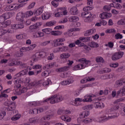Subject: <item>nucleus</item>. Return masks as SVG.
<instances>
[{
    "label": "nucleus",
    "instance_id": "1",
    "mask_svg": "<svg viewBox=\"0 0 125 125\" xmlns=\"http://www.w3.org/2000/svg\"><path fill=\"white\" fill-rule=\"evenodd\" d=\"M5 106H7V110L9 111H14L16 109V103L13 102L8 101L4 103Z\"/></svg>",
    "mask_w": 125,
    "mask_h": 125
},
{
    "label": "nucleus",
    "instance_id": "2",
    "mask_svg": "<svg viewBox=\"0 0 125 125\" xmlns=\"http://www.w3.org/2000/svg\"><path fill=\"white\" fill-rule=\"evenodd\" d=\"M46 56V53H45V52H37L32 57L33 62H35L36 61H38V60H40L42 57H44Z\"/></svg>",
    "mask_w": 125,
    "mask_h": 125
},
{
    "label": "nucleus",
    "instance_id": "3",
    "mask_svg": "<svg viewBox=\"0 0 125 125\" xmlns=\"http://www.w3.org/2000/svg\"><path fill=\"white\" fill-rule=\"evenodd\" d=\"M124 54L125 53L122 51L114 53L111 56V59L112 61H117V60L121 59V58H122L123 56H124Z\"/></svg>",
    "mask_w": 125,
    "mask_h": 125
},
{
    "label": "nucleus",
    "instance_id": "4",
    "mask_svg": "<svg viewBox=\"0 0 125 125\" xmlns=\"http://www.w3.org/2000/svg\"><path fill=\"white\" fill-rule=\"evenodd\" d=\"M20 65L21 68L22 69H25L27 68V64L26 63H22V62L20 61H14L11 63H9V66H18Z\"/></svg>",
    "mask_w": 125,
    "mask_h": 125
},
{
    "label": "nucleus",
    "instance_id": "5",
    "mask_svg": "<svg viewBox=\"0 0 125 125\" xmlns=\"http://www.w3.org/2000/svg\"><path fill=\"white\" fill-rule=\"evenodd\" d=\"M113 112V109L111 108L110 109H107L105 110V114L108 115L105 118V120H110L111 119H115V118H117V116L111 115V114H112Z\"/></svg>",
    "mask_w": 125,
    "mask_h": 125
},
{
    "label": "nucleus",
    "instance_id": "6",
    "mask_svg": "<svg viewBox=\"0 0 125 125\" xmlns=\"http://www.w3.org/2000/svg\"><path fill=\"white\" fill-rule=\"evenodd\" d=\"M63 42H65V39L61 38L54 40L53 42L54 43L55 46H60V45H63L64 44V43H62Z\"/></svg>",
    "mask_w": 125,
    "mask_h": 125
},
{
    "label": "nucleus",
    "instance_id": "7",
    "mask_svg": "<svg viewBox=\"0 0 125 125\" xmlns=\"http://www.w3.org/2000/svg\"><path fill=\"white\" fill-rule=\"evenodd\" d=\"M58 12L55 14V17H61L63 15H67V11H65L62 8H60L58 9Z\"/></svg>",
    "mask_w": 125,
    "mask_h": 125
},
{
    "label": "nucleus",
    "instance_id": "8",
    "mask_svg": "<svg viewBox=\"0 0 125 125\" xmlns=\"http://www.w3.org/2000/svg\"><path fill=\"white\" fill-rule=\"evenodd\" d=\"M56 95H54L52 96L51 97L48 99H46V100L43 101V102H50L51 104H55L56 103Z\"/></svg>",
    "mask_w": 125,
    "mask_h": 125
},
{
    "label": "nucleus",
    "instance_id": "9",
    "mask_svg": "<svg viewBox=\"0 0 125 125\" xmlns=\"http://www.w3.org/2000/svg\"><path fill=\"white\" fill-rule=\"evenodd\" d=\"M26 51V47H23L21 49H20V52H17L15 54V56L16 57H22L24 55L23 52H25Z\"/></svg>",
    "mask_w": 125,
    "mask_h": 125
},
{
    "label": "nucleus",
    "instance_id": "10",
    "mask_svg": "<svg viewBox=\"0 0 125 125\" xmlns=\"http://www.w3.org/2000/svg\"><path fill=\"white\" fill-rule=\"evenodd\" d=\"M86 67V65L84 63H80L76 65H75L73 68V69L74 71H77V70H79V69H84Z\"/></svg>",
    "mask_w": 125,
    "mask_h": 125
},
{
    "label": "nucleus",
    "instance_id": "11",
    "mask_svg": "<svg viewBox=\"0 0 125 125\" xmlns=\"http://www.w3.org/2000/svg\"><path fill=\"white\" fill-rule=\"evenodd\" d=\"M79 62H81V63H83V64H84L86 67V65H88V66H89L91 64V61L89 60H86L85 58H82L80 59L79 60Z\"/></svg>",
    "mask_w": 125,
    "mask_h": 125
},
{
    "label": "nucleus",
    "instance_id": "12",
    "mask_svg": "<svg viewBox=\"0 0 125 125\" xmlns=\"http://www.w3.org/2000/svg\"><path fill=\"white\" fill-rule=\"evenodd\" d=\"M96 29L95 28H92L91 29L87 30L84 35L85 37H88V36H90V35L94 34V33H96Z\"/></svg>",
    "mask_w": 125,
    "mask_h": 125
},
{
    "label": "nucleus",
    "instance_id": "13",
    "mask_svg": "<svg viewBox=\"0 0 125 125\" xmlns=\"http://www.w3.org/2000/svg\"><path fill=\"white\" fill-rule=\"evenodd\" d=\"M112 16V14L104 12L100 14V17L102 19H106V18H109Z\"/></svg>",
    "mask_w": 125,
    "mask_h": 125
},
{
    "label": "nucleus",
    "instance_id": "14",
    "mask_svg": "<svg viewBox=\"0 0 125 125\" xmlns=\"http://www.w3.org/2000/svg\"><path fill=\"white\" fill-rule=\"evenodd\" d=\"M68 70H69V66H65L57 69L56 70V71L57 72V73H63V72H66V71H68Z\"/></svg>",
    "mask_w": 125,
    "mask_h": 125
},
{
    "label": "nucleus",
    "instance_id": "15",
    "mask_svg": "<svg viewBox=\"0 0 125 125\" xmlns=\"http://www.w3.org/2000/svg\"><path fill=\"white\" fill-rule=\"evenodd\" d=\"M92 16L93 15L91 14V13L88 11L83 12L81 13V17L83 18H87L88 17H90Z\"/></svg>",
    "mask_w": 125,
    "mask_h": 125
},
{
    "label": "nucleus",
    "instance_id": "16",
    "mask_svg": "<svg viewBox=\"0 0 125 125\" xmlns=\"http://www.w3.org/2000/svg\"><path fill=\"white\" fill-rule=\"evenodd\" d=\"M74 83V80H72L71 78H69L66 80L63 81L62 82V85H67L70 84V83Z\"/></svg>",
    "mask_w": 125,
    "mask_h": 125
},
{
    "label": "nucleus",
    "instance_id": "17",
    "mask_svg": "<svg viewBox=\"0 0 125 125\" xmlns=\"http://www.w3.org/2000/svg\"><path fill=\"white\" fill-rule=\"evenodd\" d=\"M25 17V14H24L22 12H19L17 14L16 19L17 20H18V21H22L23 20V19Z\"/></svg>",
    "mask_w": 125,
    "mask_h": 125
},
{
    "label": "nucleus",
    "instance_id": "18",
    "mask_svg": "<svg viewBox=\"0 0 125 125\" xmlns=\"http://www.w3.org/2000/svg\"><path fill=\"white\" fill-rule=\"evenodd\" d=\"M70 13L72 15H77L78 13H79V12L78 11V8L76 7H72L69 11Z\"/></svg>",
    "mask_w": 125,
    "mask_h": 125
},
{
    "label": "nucleus",
    "instance_id": "19",
    "mask_svg": "<svg viewBox=\"0 0 125 125\" xmlns=\"http://www.w3.org/2000/svg\"><path fill=\"white\" fill-rule=\"evenodd\" d=\"M10 24V21H7L4 22L0 23V29H3V28H6Z\"/></svg>",
    "mask_w": 125,
    "mask_h": 125
},
{
    "label": "nucleus",
    "instance_id": "20",
    "mask_svg": "<svg viewBox=\"0 0 125 125\" xmlns=\"http://www.w3.org/2000/svg\"><path fill=\"white\" fill-rule=\"evenodd\" d=\"M43 11V7H40L38 8L34 13V15L35 16H39V15H41L42 12Z\"/></svg>",
    "mask_w": 125,
    "mask_h": 125
},
{
    "label": "nucleus",
    "instance_id": "21",
    "mask_svg": "<svg viewBox=\"0 0 125 125\" xmlns=\"http://www.w3.org/2000/svg\"><path fill=\"white\" fill-rule=\"evenodd\" d=\"M39 121H40V118L39 117L30 118L28 120V122L30 124H37V123H39Z\"/></svg>",
    "mask_w": 125,
    "mask_h": 125
},
{
    "label": "nucleus",
    "instance_id": "22",
    "mask_svg": "<svg viewBox=\"0 0 125 125\" xmlns=\"http://www.w3.org/2000/svg\"><path fill=\"white\" fill-rule=\"evenodd\" d=\"M71 55L68 53H64L60 55V59H66L68 57H70Z\"/></svg>",
    "mask_w": 125,
    "mask_h": 125
},
{
    "label": "nucleus",
    "instance_id": "23",
    "mask_svg": "<svg viewBox=\"0 0 125 125\" xmlns=\"http://www.w3.org/2000/svg\"><path fill=\"white\" fill-rule=\"evenodd\" d=\"M27 74V71L25 70H21L19 73H17L16 76L18 78H20V77H22V76H25Z\"/></svg>",
    "mask_w": 125,
    "mask_h": 125
},
{
    "label": "nucleus",
    "instance_id": "24",
    "mask_svg": "<svg viewBox=\"0 0 125 125\" xmlns=\"http://www.w3.org/2000/svg\"><path fill=\"white\" fill-rule=\"evenodd\" d=\"M79 40L80 41L83 42H87L90 41V37H80Z\"/></svg>",
    "mask_w": 125,
    "mask_h": 125
},
{
    "label": "nucleus",
    "instance_id": "25",
    "mask_svg": "<svg viewBox=\"0 0 125 125\" xmlns=\"http://www.w3.org/2000/svg\"><path fill=\"white\" fill-rule=\"evenodd\" d=\"M2 15L4 18L5 20L9 19V18H10V17H11V16H12V14L11 12L5 13Z\"/></svg>",
    "mask_w": 125,
    "mask_h": 125
},
{
    "label": "nucleus",
    "instance_id": "26",
    "mask_svg": "<svg viewBox=\"0 0 125 125\" xmlns=\"http://www.w3.org/2000/svg\"><path fill=\"white\" fill-rule=\"evenodd\" d=\"M38 27H39V25L38 24V23H36L34 25H31L29 27V30L31 32H34V31H35V30H36Z\"/></svg>",
    "mask_w": 125,
    "mask_h": 125
},
{
    "label": "nucleus",
    "instance_id": "27",
    "mask_svg": "<svg viewBox=\"0 0 125 125\" xmlns=\"http://www.w3.org/2000/svg\"><path fill=\"white\" fill-rule=\"evenodd\" d=\"M94 107L96 108V109H97L98 108H104L105 106L102 103H97V104H95Z\"/></svg>",
    "mask_w": 125,
    "mask_h": 125
},
{
    "label": "nucleus",
    "instance_id": "28",
    "mask_svg": "<svg viewBox=\"0 0 125 125\" xmlns=\"http://www.w3.org/2000/svg\"><path fill=\"white\" fill-rule=\"evenodd\" d=\"M88 116H89V111L83 112L80 115L81 118H85V117H88Z\"/></svg>",
    "mask_w": 125,
    "mask_h": 125
},
{
    "label": "nucleus",
    "instance_id": "29",
    "mask_svg": "<svg viewBox=\"0 0 125 125\" xmlns=\"http://www.w3.org/2000/svg\"><path fill=\"white\" fill-rule=\"evenodd\" d=\"M36 46H37V44H31L29 46L25 47V50L26 51V50H27V51H30V50H33V49H34V48H35Z\"/></svg>",
    "mask_w": 125,
    "mask_h": 125
},
{
    "label": "nucleus",
    "instance_id": "30",
    "mask_svg": "<svg viewBox=\"0 0 125 125\" xmlns=\"http://www.w3.org/2000/svg\"><path fill=\"white\" fill-rule=\"evenodd\" d=\"M20 118H21V114L18 113L12 117L11 120L12 121H17V120H19Z\"/></svg>",
    "mask_w": 125,
    "mask_h": 125
},
{
    "label": "nucleus",
    "instance_id": "31",
    "mask_svg": "<svg viewBox=\"0 0 125 125\" xmlns=\"http://www.w3.org/2000/svg\"><path fill=\"white\" fill-rule=\"evenodd\" d=\"M54 66V62H51L49 64L46 65L43 68V69H44V70H45L46 69H51V68H53Z\"/></svg>",
    "mask_w": 125,
    "mask_h": 125
},
{
    "label": "nucleus",
    "instance_id": "32",
    "mask_svg": "<svg viewBox=\"0 0 125 125\" xmlns=\"http://www.w3.org/2000/svg\"><path fill=\"white\" fill-rule=\"evenodd\" d=\"M43 33L45 34H47V35H49V34H51L52 33V29L51 28H45L42 30Z\"/></svg>",
    "mask_w": 125,
    "mask_h": 125
},
{
    "label": "nucleus",
    "instance_id": "33",
    "mask_svg": "<svg viewBox=\"0 0 125 125\" xmlns=\"http://www.w3.org/2000/svg\"><path fill=\"white\" fill-rule=\"evenodd\" d=\"M61 119H62V121H64L65 122H67V123L71 122V121L72 120V119H71V118L68 117L66 116H62L61 117Z\"/></svg>",
    "mask_w": 125,
    "mask_h": 125
},
{
    "label": "nucleus",
    "instance_id": "34",
    "mask_svg": "<svg viewBox=\"0 0 125 125\" xmlns=\"http://www.w3.org/2000/svg\"><path fill=\"white\" fill-rule=\"evenodd\" d=\"M93 96V95L87 96L86 98L83 99V102H91L92 101V99H91V97Z\"/></svg>",
    "mask_w": 125,
    "mask_h": 125
},
{
    "label": "nucleus",
    "instance_id": "35",
    "mask_svg": "<svg viewBox=\"0 0 125 125\" xmlns=\"http://www.w3.org/2000/svg\"><path fill=\"white\" fill-rule=\"evenodd\" d=\"M52 36H60L62 35V32L60 31H53L51 32Z\"/></svg>",
    "mask_w": 125,
    "mask_h": 125
},
{
    "label": "nucleus",
    "instance_id": "36",
    "mask_svg": "<svg viewBox=\"0 0 125 125\" xmlns=\"http://www.w3.org/2000/svg\"><path fill=\"white\" fill-rule=\"evenodd\" d=\"M50 18V14H44L42 15V20H47Z\"/></svg>",
    "mask_w": 125,
    "mask_h": 125
},
{
    "label": "nucleus",
    "instance_id": "37",
    "mask_svg": "<svg viewBox=\"0 0 125 125\" xmlns=\"http://www.w3.org/2000/svg\"><path fill=\"white\" fill-rule=\"evenodd\" d=\"M62 1V0H54L51 2V3L53 6H54V7H57L59 4L58 1Z\"/></svg>",
    "mask_w": 125,
    "mask_h": 125
},
{
    "label": "nucleus",
    "instance_id": "38",
    "mask_svg": "<svg viewBox=\"0 0 125 125\" xmlns=\"http://www.w3.org/2000/svg\"><path fill=\"white\" fill-rule=\"evenodd\" d=\"M44 36V33L43 32H36V36L34 35L35 38H42V37H43Z\"/></svg>",
    "mask_w": 125,
    "mask_h": 125
},
{
    "label": "nucleus",
    "instance_id": "39",
    "mask_svg": "<svg viewBox=\"0 0 125 125\" xmlns=\"http://www.w3.org/2000/svg\"><path fill=\"white\" fill-rule=\"evenodd\" d=\"M90 47L97 48L99 46L98 44L94 42H92L89 43Z\"/></svg>",
    "mask_w": 125,
    "mask_h": 125
},
{
    "label": "nucleus",
    "instance_id": "40",
    "mask_svg": "<svg viewBox=\"0 0 125 125\" xmlns=\"http://www.w3.org/2000/svg\"><path fill=\"white\" fill-rule=\"evenodd\" d=\"M93 109V104H88L83 107V110H91Z\"/></svg>",
    "mask_w": 125,
    "mask_h": 125
},
{
    "label": "nucleus",
    "instance_id": "41",
    "mask_svg": "<svg viewBox=\"0 0 125 125\" xmlns=\"http://www.w3.org/2000/svg\"><path fill=\"white\" fill-rule=\"evenodd\" d=\"M94 16V15L85 18L84 20V22H91V21L93 20Z\"/></svg>",
    "mask_w": 125,
    "mask_h": 125
},
{
    "label": "nucleus",
    "instance_id": "42",
    "mask_svg": "<svg viewBox=\"0 0 125 125\" xmlns=\"http://www.w3.org/2000/svg\"><path fill=\"white\" fill-rule=\"evenodd\" d=\"M96 61L97 63H104V59L101 57H97L96 58Z\"/></svg>",
    "mask_w": 125,
    "mask_h": 125
},
{
    "label": "nucleus",
    "instance_id": "43",
    "mask_svg": "<svg viewBox=\"0 0 125 125\" xmlns=\"http://www.w3.org/2000/svg\"><path fill=\"white\" fill-rule=\"evenodd\" d=\"M78 101H79V102H82V101H83V100H82L81 98H76L75 99V102L73 103V105L74 106H78V104H77L78 103Z\"/></svg>",
    "mask_w": 125,
    "mask_h": 125
},
{
    "label": "nucleus",
    "instance_id": "44",
    "mask_svg": "<svg viewBox=\"0 0 125 125\" xmlns=\"http://www.w3.org/2000/svg\"><path fill=\"white\" fill-rule=\"evenodd\" d=\"M70 22H77V21H79V17L77 16H73L70 17Z\"/></svg>",
    "mask_w": 125,
    "mask_h": 125
},
{
    "label": "nucleus",
    "instance_id": "45",
    "mask_svg": "<svg viewBox=\"0 0 125 125\" xmlns=\"http://www.w3.org/2000/svg\"><path fill=\"white\" fill-rule=\"evenodd\" d=\"M63 100V98L61 96H57L56 95V103H58V102H61Z\"/></svg>",
    "mask_w": 125,
    "mask_h": 125
},
{
    "label": "nucleus",
    "instance_id": "46",
    "mask_svg": "<svg viewBox=\"0 0 125 125\" xmlns=\"http://www.w3.org/2000/svg\"><path fill=\"white\" fill-rule=\"evenodd\" d=\"M60 50L62 52H66L68 50V47L66 46H62V47H60Z\"/></svg>",
    "mask_w": 125,
    "mask_h": 125
},
{
    "label": "nucleus",
    "instance_id": "47",
    "mask_svg": "<svg viewBox=\"0 0 125 125\" xmlns=\"http://www.w3.org/2000/svg\"><path fill=\"white\" fill-rule=\"evenodd\" d=\"M123 83H125V81H123V80H121L120 81H116V84H117L118 86H121V85H123Z\"/></svg>",
    "mask_w": 125,
    "mask_h": 125
},
{
    "label": "nucleus",
    "instance_id": "48",
    "mask_svg": "<svg viewBox=\"0 0 125 125\" xmlns=\"http://www.w3.org/2000/svg\"><path fill=\"white\" fill-rule=\"evenodd\" d=\"M6 115V112L4 111H1L0 112V120H2L4 118V116Z\"/></svg>",
    "mask_w": 125,
    "mask_h": 125
},
{
    "label": "nucleus",
    "instance_id": "49",
    "mask_svg": "<svg viewBox=\"0 0 125 125\" xmlns=\"http://www.w3.org/2000/svg\"><path fill=\"white\" fill-rule=\"evenodd\" d=\"M114 38L116 40H121L123 38V35L122 34H120V33H117L115 35Z\"/></svg>",
    "mask_w": 125,
    "mask_h": 125
},
{
    "label": "nucleus",
    "instance_id": "50",
    "mask_svg": "<svg viewBox=\"0 0 125 125\" xmlns=\"http://www.w3.org/2000/svg\"><path fill=\"white\" fill-rule=\"evenodd\" d=\"M35 4H36V2H35L31 3L29 5H28V6L27 7V9L30 10V9H32V8H34Z\"/></svg>",
    "mask_w": 125,
    "mask_h": 125
},
{
    "label": "nucleus",
    "instance_id": "51",
    "mask_svg": "<svg viewBox=\"0 0 125 125\" xmlns=\"http://www.w3.org/2000/svg\"><path fill=\"white\" fill-rule=\"evenodd\" d=\"M104 11H106L107 12H108L111 10V7L110 6L105 5L104 6Z\"/></svg>",
    "mask_w": 125,
    "mask_h": 125
},
{
    "label": "nucleus",
    "instance_id": "52",
    "mask_svg": "<svg viewBox=\"0 0 125 125\" xmlns=\"http://www.w3.org/2000/svg\"><path fill=\"white\" fill-rule=\"evenodd\" d=\"M83 10L85 12V11H89V10H92V7H90L89 6H87L84 7L83 8Z\"/></svg>",
    "mask_w": 125,
    "mask_h": 125
},
{
    "label": "nucleus",
    "instance_id": "53",
    "mask_svg": "<svg viewBox=\"0 0 125 125\" xmlns=\"http://www.w3.org/2000/svg\"><path fill=\"white\" fill-rule=\"evenodd\" d=\"M118 25H125V19L120 20L118 21Z\"/></svg>",
    "mask_w": 125,
    "mask_h": 125
},
{
    "label": "nucleus",
    "instance_id": "54",
    "mask_svg": "<svg viewBox=\"0 0 125 125\" xmlns=\"http://www.w3.org/2000/svg\"><path fill=\"white\" fill-rule=\"evenodd\" d=\"M29 114H38V109L35 108L34 109H30L29 111Z\"/></svg>",
    "mask_w": 125,
    "mask_h": 125
},
{
    "label": "nucleus",
    "instance_id": "55",
    "mask_svg": "<svg viewBox=\"0 0 125 125\" xmlns=\"http://www.w3.org/2000/svg\"><path fill=\"white\" fill-rule=\"evenodd\" d=\"M49 75V72L48 71L45 70L42 73V77H48Z\"/></svg>",
    "mask_w": 125,
    "mask_h": 125
},
{
    "label": "nucleus",
    "instance_id": "56",
    "mask_svg": "<svg viewBox=\"0 0 125 125\" xmlns=\"http://www.w3.org/2000/svg\"><path fill=\"white\" fill-rule=\"evenodd\" d=\"M15 84L18 88L21 87V84L19 83V80H16L15 81Z\"/></svg>",
    "mask_w": 125,
    "mask_h": 125
},
{
    "label": "nucleus",
    "instance_id": "57",
    "mask_svg": "<svg viewBox=\"0 0 125 125\" xmlns=\"http://www.w3.org/2000/svg\"><path fill=\"white\" fill-rule=\"evenodd\" d=\"M40 84L39 82L34 81L31 83V86H38Z\"/></svg>",
    "mask_w": 125,
    "mask_h": 125
},
{
    "label": "nucleus",
    "instance_id": "58",
    "mask_svg": "<svg viewBox=\"0 0 125 125\" xmlns=\"http://www.w3.org/2000/svg\"><path fill=\"white\" fill-rule=\"evenodd\" d=\"M54 25V22L52 21H48L46 23V26L48 27H51Z\"/></svg>",
    "mask_w": 125,
    "mask_h": 125
},
{
    "label": "nucleus",
    "instance_id": "59",
    "mask_svg": "<svg viewBox=\"0 0 125 125\" xmlns=\"http://www.w3.org/2000/svg\"><path fill=\"white\" fill-rule=\"evenodd\" d=\"M22 93H25V92H27V90H28V88L27 87H21L20 89Z\"/></svg>",
    "mask_w": 125,
    "mask_h": 125
},
{
    "label": "nucleus",
    "instance_id": "60",
    "mask_svg": "<svg viewBox=\"0 0 125 125\" xmlns=\"http://www.w3.org/2000/svg\"><path fill=\"white\" fill-rule=\"evenodd\" d=\"M109 76L110 75H104L103 76H101V79L102 80H108V79L109 78Z\"/></svg>",
    "mask_w": 125,
    "mask_h": 125
},
{
    "label": "nucleus",
    "instance_id": "61",
    "mask_svg": "<svg viewBox=\"0 0 125 125\" xmlns=\"http://www.w3.org/2000/svg\"><path fill=\"white\" fill-rule=\"evenodd\" d=\"M6 34V30L0 29V36H3Z\"/></svg>",
    "mask_w": 125,
    "mask_h": 125
},
{
    "label": "nucleus",
    "instance_id": "62",
    "mask_svg": "<svg viewBox=\"0 0 125 125\" xmlns=\"http://www.w3.org/2000/svg\"><path fill=\"white\" fill-rule=\"evenodd\" d=\"M34 14V12L32 11H28L26 12V15L27 17H30V16H32Z\"/></svg>",
    "mask_w": 125,
    "mask_h": 125
},
{
    "label": "nucleus",
    "instance_id": "63",
    "mask_svg": "<svg viewBox=\"0 0 125 125\" xmlns=\"http://www.w3.org/2000/svg\"><path fill=\"white\" fill-rule=\"evenodd\" d=\"M15 32V31L12 29L11 28L7 29V30H6V33H8L9 34H13V33H14Z\"/></svg>",
    "mask_w": 125,
    "mask_h": 125
},
{
    "label": "nucleus",
    "instance_id": "64",
    "mask_svg": "<svg viewBox=\"0 0 125 125\" xmlns=\"http://www.w3.org/2000/svg\"><path fill=\"white\" fill-rule=\"evenodd\" d=\"M54 58V54L53 53H51L50 56L48 57V60H52Z\"/></svg>",
    "mask_w": 125,
    "mask_h": 125
}]
</instances>
